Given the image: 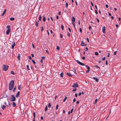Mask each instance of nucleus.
<instances>
[{
    "label": "nucleus",
    "instance_id": "c9c22d12",
    "mask_svg": "<svg viewBox=\"0 0 121 121\" xmlns=\"http://www.w3.org/2000/svg\"><path fill=\"white\" fill-rule=\"evenodd\" d=\"M58 104H57L56 105V110H57L58 109Z\"/></svg>",
    "mask_w": 121,
    "mask_h": 121
},
{
    "label": "nucleus",
    "instance_id": "f8f14e48",
    "mask_svg": "<svg viewBox=\"0 0 121 121\" xmlns=\"http://www.w3.org/2000/svg\"><path fill=\"white\" fill-rule=\"evenodd\" d=\"M15 43H13V45H12L11 48L12 49H13L14 46H15Z\"/></svg>",
    "mask_w": 121,
    "mask_h": 121
},
{
    "label": "nucleus",
    "instance_id": "774afa93",
    "mask_svg": "<svg viewBox=\"0 0 121 121\" xmlns=\"http://www.w3.org/2000/svg\"><path fill=\"white\" fill-rule=\"evenodd\" d=\"M76 101V99L75 98H74L73 100V101L74 102H75Z\"/></svg>",
    "mask_w": 121,
    "mask_h": 121
},
{
    "label": "nucleus",
    "instance_id": "e2e57ef3",
    "mask_svg": "<svg viewBox=\"0 0 121 121\" xmlns=\"http://www.w3.org/2000/svg\"><path fill=\"white\" fill-rule=\"evenodd\" d=\"M86 39H87V42H89V39L88 38H87Z\"/></svg>",
    "mask_w": 121,
    "mask_h": 121
},
{
    "label": "nucleus",
    "instance_id": "9b49d317",
    "mask_svg": "<svg viewBox=\"0 0 121 121\" xmlns=\"http://www.w3.org/2000/svg\"><path fill=\"white\" fill-rule=\"evenodd\" d=\"M75 21V19L74 17L73 16L72 17V22H74Z\"/></svg>",
    "mask_w": 121,
    "mask_h": 121
},
{
    "label": "nucleus",
    "instance_id": "13d9d810",
    "mask_svg": "<svg viewBox=\"0 0 121 121\" xmlns=\"http://www.w3.org/2000/svg\"><path fill=\"white\" fill-rule=\"evenodd\" d=\"M42 58V59L43 60V59H45V57H44V56H42V57H41Z\"/></svg>",
    "mask_w": 121,
    "mask_h": 121
},
{
    "label": "nucleus",
    "instance_id": "423d86ee",
    "mask_svg": "<svg viewBox=\"0 0 121 121\" xmlns=\"http://www.w3.org/2000/svg\"><path fill=\"white\" fill-rule=\"evenodd\" d=\"M82 43L81 44V45L82 46H86V44H85L84 43L83 41H81Z\"/></svg>",
    "mask_w": 121,
    "mask_h": 121
},
{
    "label": "nucleus",
    "instance_id": "338daca9",
    "mask_svg": "<svg viewBox=\"0 0 121 121\" xmlns=\"http://www.w3.org/2000/svg\"><path fill=\"white\" fill-rule=\"evenodd\" d=\"M31 55L32 56V57H34V55L33 54H31Z\"/></svg>",
    "mask_w": 121,
    "mask_h": 121
},
{
    "label": "nucleus",
    "instance_id": "a211bd4d",
    "mask_svg": "<svg viewBox=\"0 0 121 121\" xmlns=\"http://www.w3.org/2000/svg\"><path fill=\"white\" fill-rule=\"evenodd\" d=\"M42 17L41 15H40L39 16V20L40 21Z\"/></svg>",
    "mask_w": 121,
    "mask_h": 121
},
{
    "label": "nucleus",
    "instance_id": "f03ea898",
    "mask_svg": "<svg viewBox=\"0 0 121 121\" xmlns=\"http://www.w3.org/2000/svg\"><path fill=\"white\" fill-rule=\"evenodd\" d=\"M9 67L8 65H3L2 66L3 70L4 71H7Z\"/></svg>",
    "mask_w": 121,
    "mask_h": 121
},
{
    "label": "nucleus",
    "instance_id": "864d4df0",
    "mask_svg": "<svg viewBox=\"0 0 121 121\" xmlns=\"http://www.w3.org/2000/svg\"><path fill=\"white\" fill-rule=\"evenodd\" d=\"M73 108H72L71 110V111L70 112V113H72L73 111Z\"/></svg>",
    "mask_w": 121,
    "mask_h": 121
},
{
    "label": "nucleus",
    "instance_id": "a878e982",
    "mask_svg": "<svg viewBox=\"0 0 121 121\" xmlns=\"http://www.w3.org/2000/svg\"><path fill=\"white\" fill-rule=\"evenodd\" d=\"M41 31H43L44 30V28L42 26L41 27Z\"/></svg>",
    "mask_w": 121,
    "mask_h": 121
},
{
    "label": "nucleus",
    "instance_id": "f704fd0d",
    "mask_svg": "<svg viewBox=\"0 0 121 121\" xmlns=\"http://www.w3.org/2000/svg\"><path fill=\"white\" fill-rule=\"evenodd\" d=\"M26 67L27 69L28 70H30V69L29 68V66L28 65L26 66Z\"/></svg>",
    "mask_w": 121,
    "mask_h": 121
},
{
    "label": "nucleus",
    "instance_id": "603ef678",
    "mask_svg": "<svg viewBox=\"0 0 121 121\" xmlns=\"http://www.w3.org/2000/svg\"><path fill=\"white\" fill-rule=\"evenodd\" d=\"M105 6L107 8H108V6L107 4Z\"/></svg>",
    "mask_w": 121,
    "mask_h": 121
},
{
    "label": "nucleus",
    "instance_id": "dca6fc26",
    "mask_svg": "<svg viewBox=\"0 0 121 121\" xmlns=\"http://www.w3.org/2000/svg\"><path fill=\"white\" fill-rule=\"evenodd\" d=\"M6 9H5V10L4 11V12L3 13H2V16H3L4 15V14L6 12Z\"/></svg>",
    "mask_w": 121,
    "mask_h": 121
},
{
    "label": "nucleus",
    "instance_id": "de8ad7c7",
    "mask_svg": "<svg viewBox=\"0 0 121 121\" xmlns=\"http://www.w3.org/2000/svg\"><path fill=\"white\" fill-rule=\"evenodd\" d=\"M117 51H115L114 52V54L115 55H116V53H117Z\"/></svg>",
    "mask_w": 121,
    "mask_h": 121
},
{
    "label": "nucleus",
    "instance_id": "5701e85b",
    "mask_svg": "<svg viewBox=\"0 0 121 121\" xmlns=\"http://www.w3.org/2000/svg\"><path fill=\"white\" fill-rule=\"evenodd\" d=\"M60 77H63V72H62L60 74Z\"/></svg>",
    "mask_w": 121,
    "mask_h": 121
},
{
    "label": "nucleus",
    "instance_id": "7ed1b4c3",
    "mask_svg": "<svg viewBox=\"0 0 121 121\" xmlns=\"http://www.w3.org/2000/svg\"><path fill=\"white\" fill-rule=\"evenodd\" d=\"M16 98L13 95H11V97L10 99V100L11 101L13 102L16 100Z\"/></svg>",
    "mask_w": 121,
    "mask_h": 121
},
{
    "label": "nucleus",
    "instance_id": "f3484780",
    "mask_svg": "<svg viewBox=\"0 0 121 121\" xmlns=\"http://www.w3.org/2000/svg\"><path fill=\"white\" fill-rule=\"evenodd\" d=\"M86 67H87V68L88 70H90V67L86 65Z\"/></svg>",
    "mask_w": 121,
    "mask_h": 121
},
{
    "label": "nucleus",
    "instance_id": "5fc2aeb1",
    "mask_svg": "<svg viewBox=\"0 0 121 121\" xmlns=\"http://www.w3.org/2000/svg\"><path fill=\"white\" fill-rule=\"evenodd\" d=\"M29 59H32L31 57L30 56H29Z\"/></svg>",
    "mask_w": 121,
    "mask_h": 121
},
{
    "label": "nucleus",
    "instance_id": "9d476101",
    "mask_svg": "<svg viewBox=\"0 0 121 121\" xmlns=\"http://www.w3.org/2000/svg\"><path fill=\"white\" fill-rule=\"evenodd\" d=\"M20 93V91H19L17 94L16 95V97L17 98H18V97Z\"/></svg>",
    "mask_w": 121,
    "mask_h": 121
},
{
    "label": "nucleus",
    "instance_id": "4d7b16f0",
    "mask_svg": "<svg viewBox=\"0 0 121 121\" xmlns=\"http://www.w3.org/2000/svg\"><path fill=\"white\" fill-rule=\"evenodd\" d=\"M96 19L97 20V21L98 22H99V20L97 18H96Z\"/></svg>",
    "mask_w": 121,
    "mask_h": 121
},
{
    "label": "nucleus",
    "instance_id": "ddd939ff",
    "mask_svg": "<svg viewBox=\"0 0 121 121\" xmlns=\"http://www.w3.org/2000/svg\"><path fill=\"white\" fill-rule=\"evenodd\" d=\"M67 74L68 75V76H69V77H72V75L70 73H67Z\"/></svg>",
    "mask_w": 121,
    "mask_h": 121
},
{
    "label": "nucleus",
    "instance_id": "3c124183",
    "mask_svg": "<svg viewBox=\"0 0 121 121\" xmlns=\"http://www.w3.org/2000/svg\"><path fill=\"white\" fill-rule=\"evenodd\" d=\"M105 64H106V65H108V61L107 60H106L105 62Z\"/></svg>",
    "mask_w": 121,
    "mask_h": 121
},
{
    "label": "nucleus",
    "instance_id": "20e7f679",
    "mask_svg": "<svg viewBox=\"0 0 121 121\" xmlns=\"http://www.w3.org/2000/svg\"><path fill=\"white\" fill-rule=\"evenodd\" d=\"M73 87H78V85L77 82L74 83L72 86Z\"/></svg>",
    "mask_w": 121,
    "mask_h": 121
},
{
    "label": "nucleus",
    "instance_id": "09e8293b",
    "mask_svg": "<svg viewBox=\"0 0 121 121\" xmlns=\"http://www.w3.org/2000/svg\"><path fill=\"white\" fill-rule=\"evenodd\" d=\"M97 99H96L95 100V103L96 102H97Z\"/></svg>",
    "mask_w": 121,
    "mask_h": 121
},
{
    "label": "nucleus",
    "instance_id": "a18cd8bd",
    "mask_svg": "<svg viewBox=\"0 0 121 121\" xmlns=\"http://www.w3.org/2000/svg\"><path fill=\"white\" fill-rule=\"evenodd\" d=\"M48 107H49V108H50L51 107V104H50V103H49V104H48Z\"/></svg>",
    "mask_w": 121,
    "mask_h": 121
},
{
    "label": "nucleus",
    "instance_id": "412c9836",
    "mask_svg": "<svg viewBox=\"0 0 121 121\" xmlns=\"http://www.w3.org/2000/svg\"><path fill=\"white\" fill-rule=\"evenodd\" d=\"M35 25L37 27H38V23L37 22H36V23L35 24Z\"/></svg>",
    "mask_w": 121,
    "mask_h": 121
},
{
    "label": "nucleus",
    "instance_id": "8fccbe9b",
    "mask_svg": "<svg viewBox=\"0 0 121 121\" xmlns=\"http://www.w3.org/2000/svg\"><path fill=\"white\" fill-rule=\"evenodd\" d=\"M95 13L96 14H97L98 13L97 11L96 10H95Z\"/></svg>",
    "mask_w": 121,
    "mask_h": 121
},
{
    "label": "nucleus",
    "instance_id": "c756f323",
    "mask_svg": "<svg viewBox=\"0 0 121 121\" xmlns=\"http://www.w3.org/2000/svg\"><path fill=\"white\" fill-rule=\"evenodd\" d=\"M14 18L13 17H11V18H10V19L11 20V21H12V20H14Z\"/></svg>",
    "mask_w": 121,
    "mask_h": 121
},
{
    "label": "nucleus",
    "instance_id": "39448f33",
    "mask_svg": "<svg viewBox=\"0 0 121 121\" xmlns=\"http://www.w3.org/2000/svg\"><path fill=\"white\" fill-rule=\"evenodd\" d=\"M77 62L79 64L82 66H85V65L83 63L81 62L78 60H76Z\"/></svg>",
    "mask_w": 121,
    "mask_h": 121
},
{
    "label": "nucleus",
    "instance_id": "7c9ffc66",
    "mask_svg": "<svg viewBox=\"0 0 121 121\" xmlns=\"http://www.w3.org/2000/svg\"><path fill=\"white\" fill-rule=\"evenodd\" d=\"M47 109H48V107H47V106H46V107L45 109V112H46L47 111Z\"/></svg>",
    "mask_w": 121,
    "mask_h": 121
},
{
    "label": "nucleus",
    "instance_id": "0eeeda50",
    "mask_svg": "<svg viewBox=\"0 0 121 121\" xmlns=\"http://www.w3.org/2000/svg\"><path fill=\"white\" fill-rule=\"evenodd\" d=\"M10 31V29H8L6 32V34L7 35L8 34Z\"/></svg>",
    "mask_w": 121,
    "mask_h": 121
},
{
    "label": "nucleus",
    "instance_id": "a19ab883",
    "mask_svg": "<svg viewBox=\"0 0 121 121\" xmlns=\"http://www.w3.org/2000/svg\"><path fill=\"white\" fill-rule=\"evenodd\" d=\"M56 49L58 50H59L60 49V48L58 46H57Z\"/></svg>",
    "mask_w": 121,
    "mask_h": 121
},
{
    "label": "nucleus",
    "instance_id": "6ab92c4d",
    "mask_svg": "<svg viewBox=\"0 0 121 121\" xmlns=\"http://www.w3.org/2000/svg\"><path fill=\"white\" fill-rule=\"evenodd\" d=\"M16 86H15V87L13 89V92H15V91L16 90Z\"/></svg>",
    "mask_w": 121,
    "mask_h": 121
},
{
    "label": "nucleus",
    "instance_id": "49530a36",
    "mask_svg": "<svg viewBox=\"0 0 121 121\" xmlns=\"http://www.w3.org/2000/svg\"><path fill=\"white\" fill-rule=\"evenodd\" d=\"M105 57H104L102 59V60H105Z\"/></svg>",
    "mask_w": 121,
    "mask_h": 121
},
{
    "label": "nucleus",
    "instance_id": "69168bd1",
    "mask_svg": "<svg viewBox=\"0 0 121 121\" xmlns=\"http://www.w3.org/2000/svg\"><path fill=\"white\" fill-rule=\"evenodd\" d=\"M60 37L61 38H62V37H63V36L62 35H61V34H60Z\"/></svg>",
    "mask_w": 121,
    "mask_h": 121
},
{
    "label": "nucleus",
    "instance_id": "b1692460",
    "mask_svg": "<svg viewBox=\"0 0 121 121\" xmlns=\"http://www.w3.org/2000/svg\"><path fill=\"white\" fill-rule=\"evenodd\" d=\"M20 55H19V54L18 55V56H17V57L18 59L19 60H20Z\"/></svg>",
    "mask_w": 121,
    "mask_h": 121
},
{
    "label": "nucleus",
    "instance_id": "2eb2a0df",
    "mask_svg": "<svg viewBox=\"0 0 121 121\" xmlns=\"http://www.w3.org/2000/svg\"><path fill=\"white\" fill-rule=\"evenodd\" d=\"M46 18L44 16L43 17V20L44 22H45L46 21Z\"/></svg>",
    "mask_w": 121,
    "mask_h": 121
},
{
    "label": "nucleus",
    "instance_id": "72a5a7b5",
    "mask_svg": "<svg viewBox=\"0 0 121 121\" xmlns=\"http://www.w3.org/2000/svg\"><path fill=\"white\" fill-rule=\"evenodd\" d=\"M79 31L81 33L82 32V29L80 28H79Z\"/></svg>",
    "mask_w": 121,
    "mask_h": 121
},
{
    "label": "nucleus",
    "instance_id": "79ce46f5",
    "mask_svg": "<svg viewBox=\"0 0 121 121\" xmlns=\"http://www.w3.org/2000/svg\"><path fill=\"white\" fill-rule=\"evenodd\" d=\"M66 7H67L68 6V4L67 2L66 3Z\"/></svg>",
    "mask_w": 121,
    "mask_h": 121
},
{
    "label": "nucleus",
    "instance_id": "ea45409f",
    "mask_svg": "<svg viewBox=\"0 0 121 121\" xmlns=\"http://www.w3.org/2000/svg\"><path fill=\"white\" fill-rule=\"evenodd\" d=\"M32 62H33V63L34 64H35V61H34V60H32Z\"/></svg>",
    "mask_w": 121,
    "mask_h": 121
},
{
    "label": "nucleus",
    "instance_id": "4be33fe9",
    "mask_svg": "<svg viewBox=\"0 0 121 121\" xmlns=\"http://www.w3.org/2000/svg\"><path fill=\"white\" fill-rule=\"evenodd\" d=\"M11 74H12L13 75H14L15 74V73L13 71H11Z\"/></svg>",
    "mask_w": 121,
    "mask_h": 121
},
{
    "label": "nucleus",
    "instance_id": "4468645a",
    "mask_svg": "<svg viewBox=\"0 0 121 121\" xmlns=\"http://www.w3.org/2000/svg\"><path fill=\"white\" fill-rule=\"evenodd\" d=\"M12 105L13 107H14L16 106V104L14 102L12 103Z\"/></svg>",
    "mask_w": 121,
    "mask_h": 121
},
{
    "label": "nucleus",
    "instance_id": "473e14b6",
    "mask_svg": "<svg viewBox=\"0 0 121 121\" xmlns=\"http://www.w3.org/2000/svg\"><path fill=\"white\" fill-rule=\"evenodd\" d=\"M95 67H97V68H99V69H100V68L97 65H95L94 66Z\"/></svg>",
    "mask_w": 121,
    "mask_h": 121
},
{
    "label": "nucleus",
    "instance_id": "bb28decb",
    "mask_svg": "<svg viewBox=\"0 0 121 121\" xmlns=\"http://www.w3.org/2000/svg\"><path fill=\"white\" fill-rule=\"evenodd\" d=\"M72 24H73V25L74 27V28H75V26L74 24V22H72Z\"/></svg>",
    "mask_w": 121,
    "mask_h": 121
},
{
    "label": "nucleus",
    "instance_id": "6e6552de",
    "mask_svg": "<svg viewBox=\"0 0 121 121\" xmlns=\"http://www.w3.org/2000/svg\"><path fill=\"white\" fill-rule=\"evenodd\" d=\"M93 78L94 80L96 81V82H98V81L99 79L95 77H93Z\"/></svg>",
    "mask_w": 121,
    "mask_h": 121
},
{
    "label": "nucleus",
    "instance_id": "c85d7f7f",
    "mask_svg": "<svg viewBox=\"0 0 121 121\" xmlns=\"http://www.w3.org/2000/svg\"><path fill=\"white\" fill-rule=\"evenodd\" d=\"M95 55L96 56H98L99 55V54L97 52H95Z\"/></svg>",
    "mask_w": 121,
    "mask_h": 121
},
{
    "label": "nucleus",
    "instance_id": "37998d69",
    "mask_svg": "<svg viewBox=\"0 0 121 121\" xmlns=\"http://www.w3.org/2000/svg\"><path fill=\"white\" fill-rule=\"evenodd\" d=\"M89 71H90L89 70H86V73H88L89 72Z\"/></svg>",
    "mask_w": 121,
    "mask_h": 121
},
{
    "label": "nucleus",
    "instance_id": "58836bf2",
    "mask_svg": "<svg viewBox=\"0 0 121 121\" xmlns=\"http://www.w3.org/2000/svg\"><path fill=\"white\" fill-rule=\"evenodd\" d=\"M20 88H21V85H20L18 87V89L19 90H20Z\"/></svg>",
    "mask_w": 121,
    "mask_h": 121
},
{
    "label": "nucleus",
    "instance_id": "4c0bfd02",
    "mask_svg": "<svg viewBox=\"0 0 121 121\" xmlns=\"http://www.w3.org/2000/svg\"><path fill=\"white\" fill-rule=\"evenodd\" d=\"M76 90H77V89L76 88H75V89H74L72 91L73 92L74 91H76Z\"/></svg>",
    "mask_w": 121,
    "mask_h": 121
},
{
    "label": "nucleus",
    "instance_id": "0e129e2a",
    "mask_svg": "<svg viewBox=\"0 0 121 121\" xmlns=\"http://www.w3.org/2000/svg\"><path fill=\"white\" fill-rule=\"evenodd\" d=\"M82 58L83 60H85V57L84 56H83L82 57Z\"/></svg>",
    "mask_w": 121,
    "mask_h": 121
},
{
    "label": "nucleus",
    "instance_id": "f257e3e1",
    "mask_svg": "<svg viewBox=\"0 0 121 121\" xmlns=\"http://www.w3.org/2000/svg\"><path fill=\"white\" fill-rule=\"evenodd\" d=\"M14 86V81L11 80L9 84V89L10 90H12Z\"/></svg>",
    "mask_w": 121,
    "mask_h": 121
},
{
    "label": "nucleus",
    "instance_id": "393cba45",
    "mask_svg": "<svg viewBox=\"0 0 121 121\" xmlns=\"http://www.w3.org/2000/svg\"><path fill=\"white\" fill-rule=\"evenodd\" d=\"M6 106L5 105H3L2 107V109L4 110L6 108Z\"/></svg>",
    "mask_w": 121,
    "mask_h": 121
},
{
    "label": "nucleus",
    "instance_id": "e433bc0d",
    "mask_svg": "<svg viewBox=\"0 0 121 121\" xmlns=\"http://www.w3.org/2000/svg\"><path fill=\"white\" fill-rule=\"evenodd\" d=\"M33 115L34 116V119H35V112H33Z\"/></svg>",
    "mask_w": 121,
    "mask_h": 121
},
{
    "label": "nucleus",
    "instance_id": "cd10ccee",
    "mask_svg": "<svg viewBox=\"0 0 121 121\" xmlns=\"http://www.w3.org/2000/svg\"><path fill=\"white\" fill-rule=\"evenodd\" d=\"M61 28L62 30H64V26L62 25H61Z\"/></svg>",
    "mask_w": 121,
    "mask_h": 121
},
{
    "label": "nucleus",
    "instance_id": "2f4dec72",
    "mask_svg": "<svg viewBox=\"0 0 121 121\" xmlns=\"http://www.w3.org/2000/svg\"><path fill=\"white\" fill-rule=\"evenodd\" d=\"M70 34L69 33V32H68L67 33V35L68 36H69V37L70 36Z\"/></svg>",
    "mask_w": 121,
    "mask_h": 121
},
{
    "label": "nucleus",
    "instance_id": "680f3d73",
    "mask_svg": "<svg viewBox=\"0 0 121 121\" xmlns=\"http://www.w3.org/2000/svg\"><path fill=\"white\" fill-rule=\"evenodd\" d=\"M91 3L92 6H94V5H93V3L92 2H91Z\"/></svg>",
    "mask_w": 121,
    "mask_h": 121
},
{
    "label": "nucleus",
    "instance_id": "c03bdc74",
    "mask_svg": "<svg viewBox=\"0 0 121 121\" xmlns=\"http://www.w3.org/2000/svg\"><path fill=\"white\" fill-rule=\"evenodd\" d=\"M10 26L9 25H8L7 26V27L6 28H8V29H9V28L10 27Z\"/></svg>",
    "mask_w": 121,
    "mask_h": 121
},
{
    "label": "nucleus",
    "instance_id": "6e6d98bb",
    "mask_svg": "<svg viewBox=\"0 0 121 121\" xmlns=\"http://www.w3.org/2000/svg\"><path fill=\"white\" fill-rule=\"evenodd\" d=\"M40 62L41 63H43V60L42 59H41L40 60Z\"/></svg>",
    "mask_w": 121,
    "mask_h": 121
},
{
    "label": "nucleus",
    "instance_id": "aec40b11",
    "mask_svg": "<svg viewBox=\"0 0 121 121\" xmlns=\"http://www.w3.org/2000/svg\"><path fill=\"white\" fill-rule=\"evenodd\" d=\"M67 98V97L66 96H65V98L63 99V102H65V100H66Z\"/></svg>",
    "mask_w": 121,
    "mask_h": 121
},
{
    "label": "nucleus",
    "instance_id": "1a4fd4ad",
    "mask_svg": "<svg viewBox=\"0 0 121 121\" xmlns=\"http://www.w3.org/2000/svg\"><path fill=\"white\" fill-rule=\"evenodd\" d=\"M105 26H104V27H102V32H103L104 33H105Z\"/></svg>",
    "mask_w": 121,
    "mask_h": 121
},
{
    "label": "nucleus",
    "instance_id": "bf43d9fd",
    "mask_svg": "<svg viewBox=\"0 0 121 121\" xmlns=\"http://www.w3.org/2000/svg\"><path fill=\"white\" fill-rule=\"evenodd\" d=\"M68 29H69V31L70 32H71V30L70 28L69 27Z\"/></svg>",
    "mask_w": 121,
    "mask_h": 121
},
{
    "label": "nucleus",
    "instance_id": "052dcab7",
    "mask_svg": "<svg viewBox=\"0 0 121 121\" xmlns=\"http://www.w3.org/2000/svg\"><path fill=\"white\" fill-rule=\"evenodd\" d=\"M85 49L86 50V51H87L88 49V48L87 47H86Z\"/></svg>",
    "mask_w": 121,
    "mask_h": 121
}]
</instances>
